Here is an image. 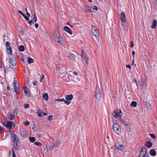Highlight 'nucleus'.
Instances as JSON below:
<instances>
[{
  "instance_id": "f03ea898",
  "label": "nucleus",
  "mask_w": 157,
  "mask_h": 157,
  "mask_svg": "<svg viewBox=\"0 0 157 157\" xmlns=\"http://www.w3.org/2000/svg\"><path fill=\"white\" fill-rule=\"evenodd\" d=\"M11 139L12 142L14 143V147L16 150L19 148V145L20 144V142L17 136L14 133H13L11 135Z\"/></svg>"
},
{
  "instance_id": "1a4fd4ad",
  "label": "nucleus",
  "mask_w": 157,
  "mask_h": 157,
  "mask_svg": "<svg viewBox=\"0 0 157 157\" xmlns=\"http://www.w3.org/2000/svg\"><path fill=\"white\" fill-rule=\"evenodd\" d=\"M136 85L137 86L138 85L140 86V87L141 89H143L146 86V84H145V81L143 79H141L140 80H139L138 83L137 82H136Z\"/></svg>"
},
{
  "instance_id": "e2e57ef3",
  "label": "nucleus",
  "mask_w": 157,
  "mask_h": 157,
  "mask_svg": "<svg viewBox=\"0 0 157 157\" xmlns=\"http://www.w3.org/2000/svg\"><path fill=\"white\" fill-rule=\"evenodd\" d=\"M36 82H33V84L34 85H36Z\"/></svg>"
},
{
  "instance_id": "c9c22d12",
  "label": "nucleus",
  "mask_w": 157,
  "mask_h": 157,
  "mask_svg": "<svg viewBox=\"0 0 157 157\" xmlns=\"http://www.w3.org/2000/svg\"><path fill=\"white\" fill-rule=\"evenodd\" d=\"M63 101L64 103L66 104L67 105H69L71 102L69 101L65 100L64 99Z\"/></svg>"
},
{
  "instance_id": "13d9d810",
  "label": "nucleus",
  "mask_w": 157,
  "mask_h": 157,
  "mask_svg": "<svg viewBox=\"0 0 157 157\" xmlns=\"http://www.w3.org/2000/svg\"><path fill=\"white\" fill-rule=\"evenodd\" d=\"M135 54V51H132V55L133 57V58H134Z\"/></svg>"
},
{
  "instance_id": "5fc2aeb1",
  "label": "nucleus",
  "mask_w": 157,
  "mask_h": 157,
  "mask_svg": "<svg viewBox=\"0 0 157 157\" xmlns=\"http://www.w3.org/2000/svg\"><path fill=\"white\" fill-rule=\"evenodd\" d=\"M18 13L21 14L22 16H23L24 15V14H23V13L21 10L18 11Z\"/></svg>"
},
{
  "instance_id": "2f4dec72",
  "label": "nucleus",
  "mask_w": 157,
  "mask_h": 157,
  "mask_svg": "<svg viewBox=\"0 0 157 157\" xmlns=\"http://www.w3.org/2000/svg\"><path fill=\"white\" fill-rule=\"evenodd\" d=\"M37 113L39 117H41L42 116V111L41 112V111L40 109H39L37 111Z\"/></svg>"
},
{
  "instance_id": "0eeeda50",
  "label": "nucleus",
  "mask_w": 157,
  "mask_h": 157,
  "mask_svg": "<svg viewBox=\"0 0 157 157\" xmlns=\"http://www.w3.org/2000/svg\"><path fill=\"white\" fill-rule=\"evenodd\" d=\"M95 97L98 101L100 100L101 97V93L99 87H97L95 91Z\"/></svg>"
},
{
  "instance_id": "9b49d317",
  "label": "nucleus",
  "mask_w": 157,
  "mask_h": 157,
  "mask_svg": "<svg viewBox=\"0 0 157 157\" xmlns=\"http://www.w3.org/2000/svg\"><path fill=\"white\" fill-rule=\"evenodd\" d=\"M115 146L117 149L121 151H123L124 148V146L120 144L117 143Z\"/></svg>"
},
{
  "instance_id": "bb28decb",
  "label": "nucleus",
  "mask_w": 157,
  "mask_h": 157,
  "mask_svg": "<svg viewBox=\"0 0 157 157\" xmlns=\"http://www.w3.org/2000/svg\"><path fill=\"white\" fill-rule=\"evenodd\" d=\"M34 62V60L32 58L29 57L28 58L27 62L29 64H30L33 63Z\"/></svg>"
},
{
  "instance_id": "a211bd4d",
  "label": "nucleus",
  "mask_w": 157,
  "mask_h": 157,
  "mask_svg": "<svg viewBox=\"0 0 157 157\" xmlns=\"http://www.w3.org/2000/svg\"><path fill=\"white\" fill-rule=\"evenodd\" d=\"M82 58L84 60V61H86V63L88 65L89 63H88V59L86 55L85 54H83V55H82Z\"/></svg>"
},
{
  "instance_id": "680f3d73",
  "label": "nucleus",
  "mask_w": 157,
  "mask_h": 157,
  "mask_svg": "<svg viewBox=\"0 0 157 157\" xmlns=\"http://www.w3.org/2000/svg\"><path fill=\"white\" fill-rule=\"evenodd\" d=\"M94 10H98V8L96 6H94Z\"/></svg>"
},
{
  "instance_id": "a18cd8bd",
  "label": "nucleus",
  "mask_w": 157,
  "mask_h": 157,
  "mask_svg": "<svg viewBox=\"0 0 157 157\" xmlns=\"http://www.w3.org/2000/svg\"><path fill=\"white\" fill-rule=\"evenodd\" d=\"M23 16L25 18L26 21H28L29 19V17H30L27 16H26L25 14Z\"/></svg>"
},
{
  "instance_id": "5701e85b",
  "label": "nucleus",
  "mask_w": 157,
  "mask_h": 157,
  "mask_svg": "<svg viewBox=\"0 0 157 157\" xmlns=\"http://www.w3.org/2000/svg\"><path fill=\"white\" fill-rule=\"evenodd\" d=\"M150 155L152 156H155L156 155V152L154 149H151L149 152Z\"/></svg>"
},
{
  "instance_id": "052dcab7",
  "label": "nucleus",
  "mask_w": 157,
  "mask_h": 157,
  "mask_svg": "<svg viewBox=\"0 0 157 157\" xmlns=\"http://www.w3.org/2000/svg\"><path fill=\"white\" fill-rule=\"evenodd\" d=\"M12 157H16L15 152L12 153Z\"/></svg>"
},
{
  "instance_id": "412c9836",
  "label": "nucleus",
  "mask_w": 157,
  "mask_h": 157,
  "mask_svg": "<svg viewBox=\"0 0 157 157\" xmlns=\"http://www.w3.org/2000/svg\"><path fill=\"white\" fill-rule=\"evenodd\" d=\"M144 105L148 109H151V105L147 101H145L144 103Z\"/></svg>"
},
{
  "instance_id": "e433bc0d",
  "label": "nucleus",
  "mask_w": 157,
  "mask_h": 157,
  "mask_svg": "<svg viewBox=\"0 0 157 157\" xmlns=\"http://www.w3.org/2000/svg\"><path fill=\"white\" fill-rule=\"evenodd\" d=\"M34 144L38 146H41L42 145V144L40 143L37 142H35Z\"/></svg>"
},
{
  "instance_id": "dca6fc26",
  "label": "nucleus",
  "mask_w": 157,
  "mask_h": 157,
  "mask_svg": "<svg viewBox=\"0 0 157 157\" xmlns=\"http://www.w3.org/2000/svg\"><path fill=\"white\" fill-rule=\"evenodd\" d=\"M20 133L21 136L23 137L27 136V132L24 128L21 129L20 130Z\"/></svg>"
},
{
  "instance_id": "c03bdc74",
  "label": "nucleus",
  "mask_w": 157,
  "mask_h": 157,
  "mask_svg": "<svg viewBox=\"0 0 157 157\" xmlns=\"http://www.w3.org/2000/svg\"><path fill=\"white\" fill-rule=\"evenodd\" d=\"M149 135L153 139H155L156 138V136L154 134H150Z\"/></svg>"
},
{
  "instance_id": "49530a36",
  "label": "nucleus",
  "mask_w": 157,
  "mask_h": 157,
  "mask_svg": "<svg viewBox=\"0 0 157 157\" xmlns=\"http://www.w3.org/2000/svg\"><path fill=\"white\" fill-rule=\"evenodd\" d=\"M24 124L25 126H27L29 124V122L28 121H26L24 123Z\"/></svg>"
},
{
  "instance_id": "7c9ffc66",
  "label": "nucleus",
  "mask_w": 157,
  "mask_h": 157,
  "mask_svg": "<svg viewBox=\"0 0 157 157\" xmlns=\"http://www.w3.org/2000/svg\"><path fill=\"white\" fill-rule=\"evenodd\" d=\"M7 52L10 55H12V49L10 47H9V48H7Z\"/></svg>"
},
{
  "instance_id": "6ab92c4d",
  "label": "nucleus",
  "mask_w": 157,
  "mask_h": 157,
  "mask_svg": "<svg viewBox=\"0 0 157 157\" xmlns=\"http://www.w3.org/2000/svg\"><path fill=\"white\" fill-rule=\"evenodd\" d=\"M73 95L72 94H71L70 95H67L66 97L65 98L68 101H70L73 99Z\"/></svg>"
},
{
  "instance_id": "ea45409f",
  "label": "nucleus",
  "mask_w": 157,
  "mask_h": 157,
  "mask_svg": "<svg viewBox=\"0 0 157 157\" xmlns=\"http://www.w3.org/2000/svg\"><path fill=\"white\" fill-rule=\"evenodd\" d=\"M19 57L21 59L22 61L23 62H24V56H23V55H19Z\"/></svg>"
},
{
  "instance_id": "72a5a7b5",
  "label": "nucleus",
  "mask_w": 157,
  "mask_h": 157,
  "mask_svg": "<svg viewBox=\"0 0 157 157\" xmlns=\"http://www.w3.org/2000/svg\"><path fill=\"white\" fill-rule=\"evenodd\" d=\"M131 105L133 107H136L137 105V103L135 101H132L131 104Z\"/></svg>"
},
{
  "instance_id": "c85d7f7f",
  "label": "nucleus",
  "mask_w": 157,
  "mask_h": 157,
  "mask_svg": "<svg viewBox=\"0 0 157 157\" xmlns=\"http://www.w3.org/2000/svg\"><path fill=\"white\" fill-rule=\"evenodd\" d=\"M43 98L45 100L47 101L48 99V96L47 93H45L43 95Z\"/></svg>"
},
{
  "instance_id": "473e14b6",
  "label": "nucleus",
  "mask_w": 157,
  "mask_h": 157,
  "mask_svg": "<svg viewBox=\"0 0 157 157\" xmlns=\"http://www.w3.org/2000/svg\"><path fill=\"white\" fill-rule=\"evenodd\" d=\"M29 139L30 141L32 143L34 142L35 140V138L34 137H29Z\"/></svg>"
},
{
  "instance_id": "a878e982",
  "label": "nucleus",
  "mask_w": 157,
  "mask_h": 157,
  "mask_svg": "<svg viewBox=\"0 0 157 157\" xmlns=\"http://www.w3.org/2000/svg\"><path fill=\"white\" fill-rule=\"evenodd\" d=\"M157 21L156 20H154L151 26V28L152 29L155 28L156 26Z\"/></svg>"
},
{
  "instance_id": "4c0bfd02",
  "label": "nucleus",
  "mask_w": 157,
  "mask_h": 157,
  "mask_svg": "<svg viewBox=\"0 0 157 157\" xmlns=\"http://www.w3.org/2000/svg\"><path fill=\"white\" fill-rule=\"evenodd\" d=\"M55 101L59 102H62L64 101V98L57 99H55Z\"/></svg>"
},
{
  "instance_id": "58836bf2",
  "label": "nucleus",
  "mask_w": 157,
  "mask_h": 157,
  "mask_svg": "<svg viewBox=\"0 0 157 157\" xmlns=\"http://www.w3.org/2000/svg\"><path fill=\"white\" fill-rule=\"evenodd\" d=\"M94 10V8L91 7H89V12H93Z\"/></svg>"
},
{
  "instance_id": "f257e3e1",
  "label": "nucleus",
  "mask_w": 157,
  "mask_h": 157,
  "mask_svg": "<svg viewBox=\"0 0 157 157\" xmlns=\"http://www.w3.org/2000/svg\"><path fill=\"white\" fill-rule=\"evenodd\" d=\"M112 115L114 117L117 118L121 122L123 121V123H124V119L122 117L123 113L120 109H116L114 110L113 113Z\"/></svg>"
},
{
  "instance_id": "0e129e2a",
  "label": "nucleus",
  "mask_w": 157,
  "mask_h": 157,
  "mask_svg": "<svg viewBox=\"0 0 157 157\" xmlns=\"http://www.w3.org/2000/svg\"><path fill=\"white\" fill-rule=\"evenodd\" d=\"M42 79H43L42 78H40V82H42Z\"/></svg>"
},
{
  "instance_id": "9d476101",
  "label": "nucleus",
  "mask_w": 157,
  "mask_h": 157,
  "mask_svg": "<svg viewBox=\"0 0 157 157\" xmlns=\"http://www.w3.org/2000/svg\"><path fill=\"white\" fill-rule=\"evenodd\" d=\"M9 62L13 66H15L17 64V62L15 57L14 56H12V58H9Z\"/></svg>"
},
{
  "instance_id": "6e6d98bb",
  "label": "nucleus",
  "mask_w": 157,
  "mask_h": 157,
  "mask_svg": "<svg viewBox=\"0 0 157 157\" xmlns=\"http://www.w3.org/2000/svg\"><path fill=\"white\" fill-rule=\"evenodd\" d=\"M126 67L127 68H128L130 69L131 68V66L129 64L126 65Z\"/></svg>"
},
{
  "instance_id": "c756f323",
  "label": "nucleus",
  "mask_w": 157,
  "mask_h": 157,
  "mask_svg": "<svg viewBox=\"0 0 157 157\" xmlns=\"http://www.w3.org/2000/svg\"><path fill=\"white\" fill-rule=\"evenodd\" d=\"M75 56L73 54H71L69 56V58H70V59H71V60L74 59L75 58Z\"/></svg>"
},
{
  "instance_id": "7ed1b4c3",
  "label": "nucleus",
  "mask_w": 157,
  "mask_h": 157,
  "mask_svg": "<svg viewBox=\"0 0 157 157\" xmlns=\"http://www.w3.org/2000/svg\"><path fill=\"white\" fill-rule=\"evenodd\" d=\"M15 70L13 68L8 67L7 66L5 70V75L11 77L13 75H14Z\"/></svg>"
},
{
  "instance_id": "20e7f679",
  "label": "nucleus",
  "mask_w": 157,
  "mask_h": 157,
  "mask_svg": "<svg viewBox=\"0 0 157 157\" xmlns=\"http://www.w3.org/2000/svg\"><path fill=\"white\" fill-rule=\"evenodd\" d=\"M113 128L114 132L119 135L121 132V128L120 125L117 123H114L113 126Z\"/></svg>"
},
{
  "instance_id": "4be33fe9",
  "label": "nucleus",
  "mask_w": 157,
  "mask_h": 157,
  "mask_svg": "<svg viewBox=\"0 0 157 157\" xmlns=\"http://www.w3.org/2000/svg\"><path fill=\"white\" fill-rule=\"evenodd\" d=\"M7 117L9 119L12 120L14 119V116L13 115H12L11 113H7Z\"/></svg>"
},
{
  "instance_id": "a19ab883",
  "label": "nucleus",
  "mask_w": 157,
  "mask_h": 157,
  "mask_svg": "<svg viewBox=\"0 0 157 157\" xmlns=\"http://www.w3.org/2000/svg\"><path fill=\"white\" fill-rule=\"evenodd\" d=\"M15 91V93L16 94H19V88H15L14 89V90Z\"/></svg>"
},
{
  "instance_id": "b1692460",
  "label": "nucleus",
  "mask_w": 157,
  "mask_h": 157,
  "mask_svg": "<svg viewBox=\"0 0 157 157\" xmlns=\"http://www.w3.org/2000/svg\"><path fill=\"white\" fill-rule=\"evenodd\" d=\"M61 144V142L60 141L58 140L56 143H55L53 145V147H59V146L60 145V144Z\"/></svg>"
},
{
  "instance_id": "423d86ee",
  "label": "nucleus",
  "mask_w": 157,
  "mask_h": 157,
  "mask_svg": "<svg viewBox=\"0 0 157 157\" xmlns=\"http://www.w3.org/2000/svg\"><path fill=\"white\" fill-rule=\"evenodd\" d=\"M148 152L146 148H142L140 152L139 157H149Z\"/></svg>"
},
{
  "instance_id": "8fccbe9b",
  "label": "nucleus",
  "mask_w": 157,
  "mask_h": 157,
  "mask_svg": "<svg viewBox=\"0 0 157 157\" xmlns=\"http://www.w3.org/2000/svg\"><path fill=\"white\" fill-rule=\"evenodd\" d=\"M25 11H26V15L27 16H29V17H30V14H29V13L28 12V11H27V9H26V8H25Z\"/></svg>"
},
{
  "instance_id": "338daca9",
  "label": "nucleus",
  "mask_w": 157,
  "mask_h": 157,
  "mask_svg": "<svg viewBox=\"0 0 157 157\" xmlns=\"http://www.w3.org/2000/svg\"><path fill=\"white\" fill-rule=\"evenodd\" d=\"M7 90H9L10 89V87L9 86H8L7 87Z\"/></svg>"
},
{
  "instance_id": "79ce46f5",
  "label": "nucleus",
  "mask_w": 157,
  "mask_h": 157,
  "mask_svg": "<svg viewBox=\"0 0 157 157\" xmlns=\"http://www.w3.org/2000/svg\"><path fill=\"white\" fill-rule=\"evenodd\" d=\"M18 111V110L17 109H14V111H13V115H16Z\"/></svg>"
},
{
  "instance_id": "ddd939ff",
  "label": "nucleus",
  "mask_w": 157,
  "mask_h": 157,
  "mask_svg": "<svg viewBox=\"0 0 157 157\" xmlns=\"http://www.w3.org/2000/svg\"><path fill=\"white\" fill-rule=\"evenodd\" d=\"M55 39L56 41L59 43L61 45L63 44V38L59 36H55Z\"/></svg>"
},
{
  "instance_id": "bf43d9fd",
  "label": "nucleus",
  "mask_w": 157,
  "mask_h": 157,
  "mask_svg": "<svg viewBox=\"0 0 157 157\" xmlns=\"http://www.w3.org/2000/svg\"><path fill=\"white\" fill-rule=\"evenodd\" d=\"M35 26L36 28H37L38 27V24L37 23L35 24Z\"/></svg>"
},
{
  "instance_id": "4d7b16f0",
  "label": "nucleus",
  "mask_w": 157,
  "mask_h": 157,
  "mask_svg": "<svg viewBox=\"0 0 157 157\" xmlns=\"http://www.w3.org/2000/svg\"><path fill=\"white\" fill-rule=\"evenodd\" d=\"M3 97L4 98H5L6 96V93H3Z\"/></svg>"
},
{
  "instance_id": "39448f33",
  "label": "nucleus",
  "mask_w": 157,
  "mask_h": 157,
  "mask_svg": "<svg viewBox=\"0 0 157 157\" xmlns=\"http://www.w3.org/2000/svg\"><path fill=\"white\" fill-rule=\"evenodd\" d=\"M3 125L9 129H13L15 127V124L11 121H4L3 123Z\"/></svg>"
},
{
  "instance_id": "69168bd1",
  "label": "nucleus",
  "mask_w": 157,
  "mask_h": 157,
  "mask_svg": "<svg viewBox=\"0 0 157 157\" xmlns=\"http://www.w3.org/2000/svg\"><path fill=\"white\" fill-rule=\"evenodd\" d=\"M74 74L75 75H77V74H78V73L77 72H76V71H75L74 72Z\"/></svg>"
},
{
  "instance_id": "864d4df0",
  "label": "nucleus",
  "mask_w": 157,
  "mask_h": 157,
  "mask_svg": "<svg viewBox=\"0 0 157 157\" xmlns=\"http://www.w3.org/2000/svg\"><path fill=\"white\" fill-rule=\"evenodd\" d=\"M130 47L131 48H132L133 47L134 45H133V43L132 41H131L130 42Z\"/></svg>"
},
{
  "instance_id": "cd10ccee",
  "label": "nucleus",
  "mask_w": 157,
  "mask_h": 157,
  "mask_svg": "<svg viewBox=\"0 0 157 157\" xmlns=\"http://www.w3.org/2000/svg\"><path fill=\"white\" fill-rule=\"evenodd\" d=\"M18 49L19 51L23 52L25 50V48L23 45H21L19 47Z\"/></svg>"
},
{
  "instance_id": "3c124183",
  "label": "nucleus",
  "mask_w": 157,
  "mask_h": 157,
  "mask_svg": "<svg viewBox=\"0 0 157 157\" xmlns=\"http://www.w3.org/2000/svg\"><path fill=\"white\" fill-rule=\"evenodd\" d=\"M6 45L7 47H10V43L9 42H6Z\"/></svg>"
},
{
  "instance_id": "4468645a",
  "label": "nucleus",
  "mask_w": 157,
  "mask_h": 157,
  "mask_svg": "<svg viewBox=\"0 0 157 157\" xmlns=\"http://www.w3.org/2000/svg\"><path fill=\"white\" fill-rule=\"evenodd\" d=\"M120 18L122 22H124L126 21L125 14L124 12H122L120 17Z\"/></svg>"
},
{
  "instance_id": "603ef678",
  "label": "nucleus",
  "mask_w": 157,
  "mask_h": 157,
  "mask_svg": "<svg viewBox=\"0 0 157 157\" xmlns=\"http://www.w3.org/2000/svg\"><path fill=\"white\" fill-rule=\"evenodd\" d=\"M33 21L32 20H30L28 21V23L30 25H31Z\"/></svg>"
},
{
  "instance_id": "09e8293b",
  "label": "nucleus",
  "mask_w": 157,
  "mask_h": 157,
  "mask_svg": "<svg viewBox=\"0 0 157 157\" xmlns=\"http://www.w3.org/2000/svg\"><path fill=\"white\" fill-rule=\"evenodd\" d=\"M24 107L25 109H27L29 107V105L28 104H25L24 105Z\"/></svg>"
},
{
  "instance_id": "37998d69",
  "label": "nucleus",
  "mask_w": 157,
  "mask_h": 157,
  "mask_svg": "<svg viewBox=\"0 0 157 157\" xmlns=\"http://www.w3.org/2000/svg\"><path fill=\"white\" fill-rule=\"evenodd\" d=\"M37 18L36 16V17L34 16V17L33 20V23H35L37 21Z\"/></svg>"
},
{
  "instance_id": "393cba45",
  "label": "nucleus",
  "mask_w": 157,
  "mask_h": 157,
  "mask_svg": "<svg viewBox=\"0 0 157 157\" xmlns=\"http://www.w3.org/2000/svg\"><path fill=\"white\" fill-rule=\"evenodd\" d=\"M152 143L150 141H147L146 143L145 144V146L148 148L151 147L152 146Z\"/></svg>"
},
{
  "instance_id": "de8ad7c7",
  "label": "nucleus",
  "mask_w": 157,
  "mask_h": 157,
  "mask_svg": "<svg viewBox=\"0 0 157 157\" xmlns=\"http://www.w3.org/2000/svg\"><path fill=\"white\" fill-rule=\"evenodd\" d=\"M52 119V115H49L48 116V119L49 121H51Z\"/></svg>"
},
{
  "instance_id": "aec40b11",
  "label": "nucleus",
  "mask_w": 157,
  "mask_h": 157,
  "mask_svg": "<svg viewBox=\"0 0 157 157\" xmlns=\"http://www.w3.org/2000/svg\"><path fill=\"white\" fill-rule=\"evenodd\" d=\"M13 85H14V89L19 88L20 87V86L18 82L16 80L14 81Z\"/></svg>"
},
{
  "instance_id": "2eb2a0df",
  "label": "nucleus",
  "mask_w": 157,
  "mask_h": 157,
  "mask_svg": "<svg viewBox=\"0 0 157 157\" xmlns=\"http://www.w3.org/2000/svg\"><path fill=\"white\" fill-rule=\"evenodd\" d=\"M25 94L27 97H29L30 96V92L29 91L28 89L26 86H24L23 87Z\"/></svg>"
},
{
  "instance_id": "f8f14e48",
  "label": "nucleus",
  "mask_w": 157,
  "mask_h": 157,
  "mask_svg": "<svg viewBox=\"0 0 157 157\" xmlns=\"http://www.w3.org/2000/svg\"><path fill=\"white\" fill-rule=\"evenodd\" d=\"M124 123H123V121H122L121 122V124H123L125 125L126 127V130L127 132H129L131 130V128L130 126L128 124L127 122L125 121L124 120Z\"/></svg>"
},
{
  "instance_id": "6e6552de",
  "label": "nucleus",
  "mask_w": 157,
  "mask_h": 157,
  "mask_svg": "<svg viewBox=\"0 0 157 157\" xmlns=\"http://www.w3.org/2000/svg\"><path fill=\"white\" fill-rule=\"evenodd\" d=\"M91 32L93 35L96 37L99 36V34L98 28L94 26H92L91 27Z\"/></svg>"
},
{
  "instance_id": "f3484780",
  "label": "nucleus",
  "mask_w": 157,
  "mask_h": 157,
  "mask_svg": "<svg viewBox=\"0 0 157 157\" xmlns=\"http://www.w3.org/2000/svg\"><path fill=\"white\" fill-rule=\"evenodd\" d=\"M64 30L70 34L72 35V33L71 29L67 26H65L64 27Z\"/></svg>"
},
{
  "instance_id": "774afa93",
  "label": "nucleus",
  "mask_w": 157,
  "mask_h": 157,
  "mask_svg": "<svg viewBox=\"0 0 157 157\" xmlns=\"http://www.w3.org/2000/svg\"><path fill=\"white\" fill-rule=\"evenodd\" d=\"M42 113H43V115H44V116H46V115H47V114L44 113L43 111H42Z\"/></svg>"
},
{
  "instance_id": "f704fd0d",
  "label": "nucleus",
  "mask_w": 157,
  "mask_h": 157,
  "mask_svg": "<svg viewBox=\"0 0 157 157\" xmlns=\"http://www.w3.org/2000/svg\"><path fill=\"white\" fill-rule=\"evenodd\" d=\"M89 6H84V11L86 12H89Z\"/></svg>"
}]
</instances>
